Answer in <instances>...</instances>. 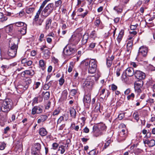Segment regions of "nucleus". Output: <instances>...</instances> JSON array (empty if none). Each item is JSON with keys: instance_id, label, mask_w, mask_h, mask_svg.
<instances>
[{"instance_id": "nucleus-57", "label": "nucleus", "mask_w": 155, "mask_h": 155, "mask_svg": "<svg viewBox=\"0 0 155 155\" xmlns=\"http://www.w3.org/2000/svg\"><path fill=\"white\" fill-rule=\"evenodd\" d=\"M133 116L135 118V119L137 121H138L139 120V115L137 113H134Z\"/></svg>"}, {"instance_id": "nucleus-40", "label": "nucleus", "mask_w": 155, "mask_h": 155, "mask_svg": "<svg viewBox=\"0 0 155 155\" xmlns=\"http://www.w3.org/2000/svg\"><path fill=\"white\" fill-rule=\"evenodd\" d=\"M41 145L39 143H36L35 145V147L37 151H39L41 149Z\"/></svg>"}, {"instance_id": "nucleus-38", "label": "nucleus", "mask_w": 155, "mask_h": 155, "mask_svg": "<svg viewBox=\"0 0 155 155\" xmlns=\"http://www.w3.org/2000/svg\"><path fill=\"white\" fill-rule=\"evenodd\" d=\"M90 37L91 38L94 39L97 37V34L95 31H92L90 35Z\"/></svg>"}, {"instance_id": "nucleus-5", "label": "nucleus", "mask_w": 155, "mask_h": 155, "mask_svg": "<svg viewBox=\"0 0 155 155\" xmlns=\"http://www.w3.org/2000/svg\"><path fill=\"white\" fill-rule=\"evenodd\" d=\"M54 6L52 3H50L44 9L42 12V14L46 17L51 13L54 10Z\"/></svg>"}, {"instance_id": "nucleus-46", "label": "nucleus", "mask_w": 155, "mask_h": 155, "mask_svg": "<svg viewBox=\"0 0 155 155\" xmlns=\"http://www.w3.org/2000/svg\"><path fill=\"white\" fill-rule=\"evenodd\" d=\"M50 0H45L43 2L42 4L40 6V7L43 9L46 4Z\"/></svg>"}, {"instance_id": "nucleus-2", "label": "nucleus", "mask_w": 155, "mask_h": 155, "mask_svg": "<svg viewBox=\"0 0 155 155\" xmlns=\"http://www.w3.org/2000/svg\"><path fill=\"white\" fill-rule=\"evenodd\" d=\"M15 38H13L9 41V49L8 52V54L11 58L15 57L16 54L18 45L15 43Z\"/></svg>"}, {"instance_id": "nucleus-20", "label": "nucleus", "mask_w": 155, "mask_h": 155, "mask_svg": "<svg viewBox=\"0 0 155 155\" xmlns=\"http://www.w3.org/2000/svg\"><path fill=\"white\" fill-rule=\"evenodd\" d=\"M42 9L43 8H41V7H40L39 9L36 13V15L35 16L34 18L33 19V21H38L39 18V15Z\"/></svg>"}, {"instance_id": "nucleus-55", "label": "nucleus", "mask_w": 155, "mask_h": 155, "mask_svg": "<svg viewBox=\"0 0 155 155\" xmlns=\"http://www.w3.org/2000/svg\"><path fill=\"white\" fill-rule=\"evenodd\" d=\"M101 22V21L99 18L97 19L95 22V25L96 26H98L100 25Z\"/></svg>"}, {"instance_id": "nucleus-35", "label": "nucleus", "mask_w": 155, "mask_h": 155, "mask_svg": "<svg viewBox=\"0 0 155 155\" xmlns=\"http://www.w3.org/2000/svg\"><path fill=\"white\" fill-rule=\"evenodd\" d=\"M142 85L140 83H137L135 84L134 87L135 90H138V91H141L140 88L142 87Z\"/></svg>"}, {"instance_id": "nucleus-45", "label": "nucleus", "mask_w": 155, "mask_h": 155, "mask_svg": "<svg viewBox=\"0 0 155 155\" xmlns=\"http://www.w3.org/2000/svg\"><path fill=\"white\" fill-rule=\"evenodd\" d=\"M111 142V140H107L105 143L104 145V149L106 148L109 145L110 143Z\"/></svg>"}, {"instance_id": "nucleus-42", "label": "nucleus", "mask_w": 155, "mask_h": 155, "mask_svg": "<svg viewBox=\"0 0 155 155\" xmlns=\"http://www.w3.org/2000/svg\"><path fill=\"white\" fill-rule=\"evenodd\" d=\"M0 19L2 21H5L7 20V18L6 17H3V15L2 12H0Z\"/></svg>"}, {"instance_id": "nucleus-25", "label": "nucleus", "mask_w": 155, "mask_h": 155, "mask_svg": "<svg viewBox=\"0 0 155 155\" xmlns=\"http://www.w3.org/2000/svg\"><path fill=\"white\" fill-rule=\"evenodd\" d=\"M70 112L71 117L75 118L76 116V111L75 109L73 108H71L70 109Z\"/></svg>"}, {"instance_id": "nucleus-56", "label": "nucleus", "mask_w": 155, "mask_h": 155, "mask_svg": "<svg viewBox=\"0 0 155 155\" xmlns=\"http://www.w3.org/2000/svg\"><path fill=\"white\" fill-rule=\"evenodd\" d=\"M73 125L74 126V127H73V126L72 127V128H73L76 131H78V130L79 129V127L78 125H77L76 126H75V124H72L71 126H72Z\"/></svg>"}, {"instance_id": "nucleus-26", "label": "nucleus", "mask_w": 155, "mask_h": 155, "mask_svg": "<svg viewBox=\"0 0 155 155\" xmlns=\"http://www.w3.org/2000/svg\"><path fill=\"white\" fill-rule=\"evenodd\" d=\"M35 10V8L33 7H27L26 8V12L28 14H30L33 13Z\"/></svg>"}, {"instance_id": "nucleus-23", "label": "nucleus", "mask_w": 155, "mask_h": 155, "mask_svg": "<svg viewBox=\"0 0 155 155\" xmlns=\"http://www.w3.org/2000/svg\"><path fill=\"white\" fill-rule=\"evenodd\" d=\"M39 133L41 136H44L47 134V132L45 128H42L40 129Z\"/></svg>"}, {"instance_id": "nucleus-44", "label": "nucleus", "mask_w": 155, "mask_h": 155, "mask_svg": "<svg viewBox=\"0 0 155 155\" xmlns=\"http://www.w3.org/2000/svg\"><path fill=\"white\" fill-rule=\"evenodd\" d=\"M95 45L96 43H95L92 42L90 43L89 46V49L91 50L95 47Z\"/></svg>"}, {"instance_id": "nucleus-63", "label": "nucleus", "mask_w": 155, "mask_h": 155, "mask_svg": "<svg viewBox=\"0 0 155 155\" xmlns=\"http://www.w3.org/2000/svg\"><path fill=\"white\" fill-rule=\"evenodd\" d=\"M124 114H120L118 116V119L120 120H122L123 118L124 117Z\"/></svg>"}, {"instance_id": "nucleus-8", "label": "nucleus", "mask_w": 155, "mask_h": 155, "mask_svg": "<svg viewBox=\"0 0 155 155\" xmlns=\"http://www.w3.org/2000/svg\"><path fill=\"white\" fill-rule=\"evenodd\" d=\"M76 51V49L71 46L68 47H66L64 49L63 52L67 55H69L74 53Z\"/></svg>"}, {"instance_id": "nucleus-33", "label": "nucleus", "mask_w": 155, "mask_h": 155, "mask_svg": "<svg viewBox=\"0 0 155 155\" xmlns=\"http://www.w3.org/2000/svg\"><path fill=\"white\" fill-rule=\"evenodd\" d=\"M31 82V80L30 78H27L23 82V84L25 85H28V87L29 84Z\"/></svg>"}, {"instance_id": "nucleus-16", "label": "nucleus", "mask_w": 155, "mask_h": 155, "mask_svg": "<svg viewBox=\"0 0 155 155\" xmlns=\"http://www.w3.org/2000/svg\"><path fill=\"white\" fill-rule=\"evenodd\" d=\"M68 144H65L64 145H61L59 147V150L61 151V154H63L66 149H68Z\"/></svg>"}, {"instance_id": "nucleus-17", "label": "nucleus", "mask_w": 155, "mask_h": 155, "mask_svg": "<svg viewBox=\"0 0 155 155\" xmlns=\"http://www.w3.org/2000/svg\"><path fill=\"white\" fill-rule=\"evenodd\" d=\"M47 116L45 115H41L39 117V119L38 120L37 122L39 124L41 122H43L45 121L48 118Z\"/></svg>"}, {"instance_id": "nucleus-41", "label": "nucleus", "mask_w": 155, "mask_h": 155, "mask_svg": "<svg viewBox=\"0 0 155 155\" xmlns=\"http://www.w3.org/2000/svg\"><path fill=\"white\" fill-rule=\"evenodd\" d=\"M73 63L71 62L70 63V65L69 66L68 71L69 72H71L72 70V69L73 67Z\"/></svg>"}, {"instance_id": "nucleus-53", "label": "nucleus", "mask_w": 155, "mask_h": 155, "mask_svg": "<svg viewBox=\"0 0 155 155\" xmlns=\"http://www.w3.org/2000/svg\"><path fill=\"white\" fill-rule=\"evenodd\" d=\"M43 52L45 56H48L49 54V51L48 49H45L43 51Z\"/></svg>"}, {"instance_id": "nucleus-60", "label": "nucleus", "mask_w": 155, "mask_h": 155, "mask_svg": "<svg viewBox=\"0 0 155 155\" xmlns=\"http://www.w3.org/2000/svg\"><path fill=\"white\" fill-rule=\"evenodd\" d=\"M111 89L113 91H115L116 90L117 88V86L114 84H112L111 85Z\"/></svg>"}, {"instance_id": "nucleus-43", "label": "nucleus", "mask_w": 155, "mask_h": 155, "mask_svg": "<svg viewBox=\"0 0 155 155\" xmlns=\"http://www.w3.org/2000/svg\"><path fill=\"white\" fill-rule=\"evenodd\" d=\"M155 145V140H151L150 141L149 146V147H153Z\"/></svg>"}, {"instance_id": "nucleus-51", "label": "nucleus", "mask_w": 155, "mask_h": 155, "mask_svg": "<svg viewBox=\"0 0 155 155\" xmlns=\"http://www.w3.org/2000/svg\"><path fill=\"white\" fill-rule=\"evenodd\" d=\"M58 144L56 143H54L52 144V148L54 150H56L58 147Z\"/></svg>"}, {"instance_id": "nucleus-61", "label": "nucleus", "mask_w": 155, "mask_h": 155, "mask_svg": "<svg viewBox=\"0 0 155 155\" xmlns=\"http://www.w3.org/2000/svg\"><path fill=\"white\" fill-rule=\"evenodd\" d=\"M68 94L67 91L66 90H64L62 92V96L66 97Z\"/></svg>"}, {"instance_id": "nucleus-30", "label": "nucleus", "mask_w": 155, "mask_h": 155, "mask_svg": "<svg viewBox=\"0 0 155 155\" xmlns=\"http://www.w3.org/2000/svg\"><path fill=\"white\" fill-rule=\"evenodd\" d=\"M26 74L30 76H33L35 74V71L34 70L31 69L29 70L25 71Z\"/></svg>"}, {"instance_id": "nucleus-29", "label": "nucleus", "mask_w": 155, "mask_h": 155, "mask_svg": "<svg viewBox=\"0 0 155 155\" xmlns=\"http://www.w3.org/2000/svg\"><path fill=\"white\" fill-rule=\"evenodd\" d=\"M127 76H128L125 74V72H123L121 77L122 80L124 82H126L128 81L129 79Z\"/></svg>"}, {"instance_id": "nucleus-59", "label": "nucleus", "mask_w": 155, "mask_h": 155, "mask_svg": "<svg viewBox=\"0 0 155 155\" xmlns=\"http://www.w3.org/2000/svg\"><path fill=\"white\" fill-rule=\"evenodd\" d=\"M64 81V79L62 78H60L59 80V84L61 85H62Z\"/></svg>"}, {"instance_id": "nucleus-12", "label": "nucleus", "mask_w": 155, "mask_h": 155, "mask_svg": "<svg viewBox=\"0 0 155 155\" xmlns=\"http://www.w3.org/2000/svg\"><path fill=\"white\" fill-rule=\"evenodd\" d=\"M83 101L84 102L90 103L91 102V93L89 92L85 94L84 96Z\"/></svg>"}, {"instance_id": "nucleus-62", "label": "nucleus", "mask_w": 155, "mask_h": 155, "mask_svg": "<svg viewBox=\"0 0 155 155\" xmlns=\"http://www.w3.org/2000/svg\"><path fill=\"white\" fill-rule=\"evenodd\" d=\"M64 120V117L61 116L58 119L57 121V124H58Z\"/></svg>"}, {"instance_id": "nucleus-11", "label": "nucleus", "mask_w": 155, "mask_h": 155, "mask_svg": "<svg viewBox=\"0 0 155 155\" xmlns=\"http://www.w3.org/2000/svg\"><path fill=\"white\" fill-rule=\"evenodd\" d=\"M125 74L128 76H132L135 74L134 70L132 68H127L125 72Z\"/></svg>"}, {"instance_id": "nucleus-4", "label": "nucleus", "mask_w": 155, "mask_h": 155, "mask_svg": "<svg viewBox=\"0 0 155 155\" xmlns=\"http://www.w3.org/2000/svg\"><path fill=\"white\" fill-rule=\"evenodd\" d=\"M99 77L100 75H98L97 78H96L94 76H88L83 83V86L84 87L86 88H87L89 89H91L94 83V79H95L96 81L97 80L98 77Z\"/></svg>"}, {"instance_id": "nucleus-50", "label": "nucleus", "mask_w": 155, "mask_h": 155, "mask_svg": "<svg viewBox=\"0 0 155 155\" xmlns=\"http://www.w3.org/2000/svg\"><path fill=\"white\" fill-rule=\"evenodd\" d=\"M5 147V144L4 143L2 142L0 143V150H3Z\"/></svg>"}, {"instance_id": "nucleus-9", "label": "nucleus", "mask_w": 155, "mask_h": 155, "mask_svg": "<svg viewBox=\"0 0 155 155\" xmlns=\"http://www.w3.org/2000/svg\"><path fill=\"white\" fill-rule=\"evenodd\" d=\"M134 75L135 77L140 80L144 79L145 78V74L143 72L139 70H136Z\"/></svg>"}, {"instance_id": "nucleus-48", "label": "nucleus", "mask_w": 155, "mask_h": 155, "mask_svg": "<svg viewBox=\"0 0 155 155\" xmlns=\"http://www.w3.org/2000/svg\"><path fill=\"white\" fill-rule=\"evenodd\" d=\"M43 20L41 19H38L37 21H35L37 25L40 26L41 25L42 23L43 22Z\"/></svg>"}, {"instance_id": "nucleus-6", "label": "nucleus", "mask_w": 155, "mask_h": 155, "mask_svg": "<svg viewBox=\"0 0 155 155\" xmlns=\"http://www.w3.org/2000/svg\"><path fill=\"white\" fill-rule=\"evenodd\" d=\"M97 61L94 59H91L89 61V67L88 68V72L93 74L97 70Z\"/></svg>"}, {"instance_id": "nucleus-54", "label": "nucleus", "mask_w": 155, "mask_h": 155, "mask_svg": "<svg viewBox=\"0 0 155 155\" xmlns=\"http://www.w3.org/2000/svg\"><path fill=\"white\" fill-rule=\"evenodd\" d=\"M112 63V61L109 60V59H107L106 64L108 67H110Z\"/></svg>"}, {"instance_id": "nucleus-22", "label": "nucleus", "mask_w": 155, "mask_h": 155, "mask_svg": "<svg viewBox=\"0 0 155 155\" xmlns=\"http://www.w3.org/2000/svg\"><path fill=\"white\" fill-rule=\"evenodd\" d=\"M119 136L120 137H122V140H124L126 137V130L124 129H122L120 132Z\"/></svg>"}, {"instance_id": "nucleus-52", "label": "nucleus", "mask_w": 155, "mask_h": 155, "mask_svg": "<svg viewBox=\"0 0 155 155\" xmlns=\"http://www.w3.org/2000/svg\"><path fill=\"white\" fill-rule=\"evenodd\" d=\"M50 87V84H45L44 86L43 89L45 90H48Z\"/></svg>"}, {"instance_id": "nucleus-31", "label": "nucleus", "mask_w": 155, "mask_h": 155, "mask_svg": "<svg viewBox=\"0 0 155 155\" xmlns=\"http://www.w3.org/2000/svg\"><path fill=\"white\" fill-rule=\"evenodd\" d=\"M80 39L78 38L77 36H72L70 39L71 41H74L76 43H77L80 41Z\"/></svg>"}, {"instance_id": "nucleus-14", "label": "nucleus", "mask_w": 155, "mask_h": 155, "mask_svg": "<svg viewBox=\"0 0 155 155\" xmlns=\"http://www.w3.org/2000/svg\"><path fill=\"white\" fill-rule=\"evenodd\" d=\"M88 38L89 35L88 33H86L84 34L81 40L82 45H84L87 43Z\"/></svg>"}, {"instance_id": "nucleus-3", "label": "nucleus", "mask_w": 155, "mask_h": 155, "mask_svg": "<svg viewBox=\"0 0 155 155\" xmlns=\"http://www.w3.org/2000/svg\"><path fill=\"white\" fill-rule=\"evenodd\" d=\"M99 129L101 130H105L106 127L103 124L99 125L98 127L94 126L93 128V132L94 136L97 137L103 135V133Z\"/></svg>"}, {"instance_id": "nucleus-21", "label": "nucleus", "mask_w": 155, "mask_h": 155, "mask_svg": "<svg viewBox=\"0 0 155 155\" xmlns=\"http://www.w3.org/2000/svg\"><path fill=\"white\" fill-rule=\"evenodd\" d=\"M51 22L52 20L51 18H49L47 19L45 22V28L46 30H48L49 29L50 27L51 26Z\"/></svg>"}, {"instance_id": "nucleus-49", "label": "nucleus", "mask_w": 155, "mask_h": 155, "mask_svg": "<svg viewBox=\"0 0 155 155\" xmlns=\"http://www.w3.org/2000/svg\"><path fill=\"white\" fill-rule=\"evenodd\" d=\"M121 71V69L120 68H118L117 69L116 71V74L117 76L118 77L120 76Z\"/></svg>"}, {"instance_id": "nucleus-36", "label": "nucleus", "mask_w": 155, "mask_h": 155, "mask_svg": "<svg viewBox=\"0 0 155 155\" xmlns=\"http://www.w3.org/2000/svg\"><path fill=\"white\" fill-rule=\"evenodd\" d=\"M13 29V27L12 25H9L6 27V31L7 33L11 32L12 31Z\"/></svg>"}, {"instance_id": "nucleus-64", "label": "nucleus", "mask_w": 155, "mask_h": 155, "mask_svg": "<svg viewBox=\"0 0 155 155\" xmlns=\"http://www.w3.org/2000/svg\"><path fill=\"white\" fill-rule=\"evenodd\" d=\"M130 88H128L124 91V94L125 95H128L130 92Z\"/></svg>"}, {"instance_id": "nucleus-28", "label": "nucleus", "mask_w": 155, "mask_h": 155, "mask_svg": "<svg viewBox=\"0 0 155 155\" xmlns=\"http://www.w3.org/2000/svg\"><path fill=\"white\" fill-rule=\"evenodd\" d=\"M27 25H25V27H23L18 31L22 35H25L26 33Z\"/></svg>"}, {"instance_id": "nucleus-27", "label": "nucleus", "mask_w": 155, "mask_h": 155, "mask_svg": "<svg viewBox=\"0 0 155 155\" xmlns=\"http://www.w3.org/2000/svg\"><path fill=\"white\" fill-rule=\"evenodd\" d=\"M39 64L40 68L44 70L46 68L45 64L43 60H41L39 61Z\"/></svg>"}, {"instance_id": "nucleus-1", "label": "nucleus", "mask_w": 155, "mask_h": 155, "mask_svg": "<svg viewBox=\"0 0 155 155\" xmlns=\"http://www.w3.org/2000/svg\"><path fill=\"white\" fill-rule=\"evenodd\" d=\"M13 108L11 100L9 99H0V111L8 113Z\"/></svg>"}, {"instance_id": "nucleus-39", "label": "nucleus", "mask_w": 155, "mask_h": 155, "mask_svg": "<svg viewBox=\"0 0 155 155\" xmlns=\"http://www.w3.org/2000/svg\"><path fill=\"white\" fill-rule=\"evenodd\" d=\"M135 97V95L133 93H132L130 95H128L127 98L128 100H133Z\"/></svg>"}, {"instance_id": "nucleus-18", "label": "nucleus", "mask_w": 155, "mask_h": 155, "mask_svg": "<svg viewBox=\"0 0 155 155\" xmlns=\"http://www.w3.org/2000/svg\"><path fill=\"white\" fill-rule=\"evenodd\" d=\"M28 88V85H25L23 84H19L16 87L17 90H20V91H23L26 90Z\"/></svg>"}, {"instance_id": "nucleus-15", "label": "nucleus", "mask_w": 155, "mask_h": 155, "mask_svg": "<svg viewBox=\"0 0 155 155\" xmlns=\"http://www.w3.org/2000/svg\"><path fill=\"white\" fill-rule=\"evenodd\" d=\"M7 114L6 113L0 114V122H4L7 121Z\"/></svg>"}, {"instance_id": "nucleus-34", "label": "nucleus", "mask_w": 155, "mask_h": 155, "mask_svg": "<svg viewBox=\"0 0 155 155\" xmlns=\"http://www.w3.org/2000/svg\"><path fill=\"white\" fill-rule=\"evenodd\" d=\"M15 26L18 27H25V25H26L24 22H18L15 23Z\"/></svg>"}, {"instance_id": "nucleus-24", "label": "nucleus", "mask_w": 155, "mask_h": 155, "mask_svg": "<svg viewBox=\"0 0 155 155\" xmlns=\"http://www.w3.org/2000/svg\"><path fill=\"white\" fill-rule=\"evenodd\" d=\"M114 10L118 14L121 13L123 11L122 7L119 5L114 7Z\"/></svg>"}, {"instance_id": "nucleus-37", "label": "nucleus", "mask_w": 155, "mask_h": 155, "mask_svg": "<svg viewBox=\"0 0 155 155\" xmlns=\"http://www.w3.org/2000/svg\"><path fill=\"white\" fill-rule=\"evenodd\" d=\"M9 68V64L2 65L1 66V69L4 72H5V70H8Z\"/></svg>"}, {"instance_id": "nucleus-47", "label": "nucleus", "mask_w": 155, "mask_h": 155, "mask_svg": "<svg viewBox=\"0 0 155 155\" xmlns=\"http://www.w3.org/2000/svg\"><path fill=\"white\" fill-rule=\"evenodd\" d=\"M62 3V1L61 0H58L55 2V7H59L60 5H61Z\"/></svg>"}, {"instance_id": "nucleus-32", "label": "nucleus", "mask_w": 155, "mask_h": 155, "mask_svg": "<svg viewBox=\"0 0 155 155\" xmlns=\"http://www.w3.org/2000/svg\"><path fill=\"white\" fill-rule=\"evenodd\" d=\"M42 94H44L43 97L45 99L47 100L49 99L50 95V93L49 92L46 91L45 93L43 92Z\"/></svg>"}, {"instance_id": "nucleus-7", "label": "nucleus", "mask_w": 155, "mask_h": 155, "mask_svg": "<svg viewBox=\"0 0 155 155\" xmlns=\"http://www.w3.org/2000/svg\"><path fill=\"white\" fill-rule=\"evenodd\" d=\"M148 52V48L147 47L143 46L140 47L139 48L138 54L137 58L138 59L140 58L141 56L144 57H146L147 54Z\"/></svg>"}, {"instance_id": "nucleus-10", "label": "nucleus", "mask_w": 155, "mask_h": 155, "mask_svg": "<svg viewBox=\"0 0 155 155\" xmlns=\"http://www.w3.org/2000/svg\"><path fill=\"white\" fill-rule=\"evenodd\" d=\"M42 111V109L41 107L39 106H34L31 111V114L34 115L35 114H39Z\"/></svg>"}, {"instance_id": "nucleus-13", "label": "nucleus", "mask_w": 155, "mask_h": 155, "mask_svg": "<svg viewBox=\"0 0 155 155\" xmlns=\"http://www.w3.org/2000/svg\"><path fill=\"white\" fill-rule=\"evenodd\" d=\"M133 44V40L128 41L127 45V51L128 53L131 52Z\"/></svg>"}, {"instance_id": "nucleus-58", "label": "nucleus", "mask_w": 155, "mask_h": 155, "mask_svg": "<svg viewBox=\"0 0 155 155\" xmlns=\"http://www.w3.org/2000/svg\"><path fill=\"white\" fill-rule=\"evenodd\" d=\"M77 92V90L75 89H72L71 91V94L73 96Z\"/></svg>"}, {"instance_id": "nucleus-19", "label": "nucleus", "mask_w": 155, "mask_h": 155, "mask_svg": "<svg viewBox=\"0 0 155 155\" xmlns=\"http://www.w3.org/2000/svg\"><path fill=\"white\" fill-rule=\"evenodd\" d=\"M124 35V30H121L120 31L117 38V39L119 43L121 41Z\"/></svg>"}]
</instances>
